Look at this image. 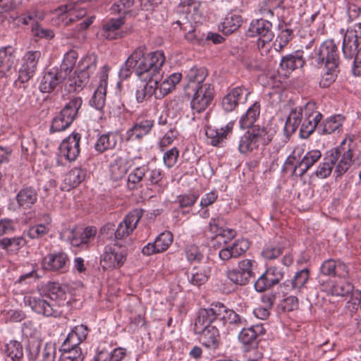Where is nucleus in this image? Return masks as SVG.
Instances as JSON below:
<instances>
[{"instance_id": "obj_3", "label": "nucleus", "mask_w": 361, "mask_h": 361, "mask_svg": "<svg viewBox=\"0 0 361 361\" xmlns=\"http://www.w3.org/2000/svg\"><path fill=\"white\" fill-rule=\"evenodd\" d=\"M310 63L316 68L324 66V72L319 81L322 87H329L338 77L340 56L337 44L333 39H326L314 51Z\"/></svg>"}, {"instance_id": "obj_61", "label": "nucleus", "mask_w": 361, "mask_h": 361, "mask_svg": "<svg viewBox=\"0 0 361 361\" xmlns=\"http://www.w3.org/2000/svg\"><path fill=\"white\" fill-rule=\"evenodd\" d=\"M179 132L176 128H171L165 135L160 139L159 142V147L161 151L171 145L174 140L178 139Z\"/></svg>"}, {"instance_id": "obj_15", "label": "nucleus", "mask_w": 361, "mask_h": 361, "mask_svg": "<svg viewBox=\"0 0 361 361\" xmlns=\"http://www.w3.org/2000/svg\"><path fill=\"white\" fill-rule=\"evenodd\" d=\"M250 94V91L243 85L228 88L221 101L223 109L226 112L234 111L240 103L247 100Z\"/></svg>"}, {"instance_id": "obj_40", "label": "nucleus", "mask_w": 361, "mask_h": 361, "mask_svg": "<svg viewBox=\"0 0 361 361\" xmlns=\"http://www.w3.org/2000/svg\"><path fill=\"white\" fill-rule=\"evenodd\" d=\"M210 276L208 267H194L188 275L189 282L196 286L205 283Z\"/></svg>"}, {"instance_id": "obj_62", "label": "nucleus", "mask_w": 361, "mask_h": 361, "mask_svg": "<svg viewBox=\"0 0 361 361\" xmlns=\"http://www.w3.org/2000/svg\"><path fill=\"white\" fill-rule=\"evenodd\" d=\"M134 2V0H119L112 5L111 11L112 13L126 15L130 11Z\"/></svg>"}, {"instance_id": "obj_49", "label": "nucleus", "mask_w": 361, "mask_h": 361, "mask_svg": "<svg viewBox=\"0 0 361 361\" xmlns=\"http://www.w3.org/2000/svg\"><path fill=\"white\" fill-rule=\"evenodd\" d=\"M219 218H212L209 223V231L215 235V238H227L231 239L234 238L235 232L233 229H224L219 225Z\"/></svg>"}, {"instance_id": "obj_7", "label": "nucleus", "mask_w": 361, "mask_h": 361, "mask_svg": "<svg viewBox=\"0 0 361 361\" xmlns=\"http://www.w3.org/2000/svg\"><path fill=\"white\" fill-rule=\"evenodd\" d=\"M97 61L94 54L87 55L80 60L74 75L68 80V92H78L87 84L90 75L96 70Z\"/></svg>"}, {"instance_id": "obj_31", "label": "nucleus", "mask_w": 361, "mask_h": 361, "mask_svg": "<svg viewBox=\"0 0 361 361\" xmlns=\"http://www.w3.org/2000/svg\"><path fill=\"white\" fill-rule=\"evenodd\" d=\"M124 23V18L122 17L111 18L104 23L102 30V35L104 38L110 40L121 38L122 37L121 27Z\"/></svg>"}, {"instance_id": "obj_14", "label": "nucleus", "mask_w": 361, "mask_h": 361, "mask_svg": "<svg viewBox=\"0 0 361 361\" xmlns=\"http://www.w3.org/2000/svg\"><path fill=\"white\" fill-rule=\"evenodd\" d=\"M142 216V213L140 210L135 209L128 214L123 220L119 223L118 227L115 231V240L116 242H120L122 240H125V244L129 245L130 243L128 242L126 239L129 237L133 232V231L137 228V224L140 221L141 217Z\"/></svg>"}, {"instance_id": "obj_12", "label": "nucleus", "mask_w": 361, "mask_h": 361, "mask_svg": "<svg viewBox=\"0 0 361 361\" xmlns=\"http://www.w3.org/2000/svg\"><path fill=\"white\" fill-rule=\"evenodd\" d=\"M341 33L344 35L342 45L343 56L348 60H351L357 51L359 40L361 39V23L350 25L346 31L341 29Z\"/></svg>"}, {"instance_id": "obj_28", "label": "nucleus", "mask_w": 361, "mask_h": 361, "mask_svg": "<svg viewBox=\"0 0 361 361\" xmlns=\"http://www.w3.org/2000/svg\"><path fill=\"white\" fill-rule=\"evenodd\" d=\"M161 76H153L146 80L145 83L138 87L135 92V98L138 103H142L149 99L152 95L157 99V89L158 80Z\"/></svg>"}, {"instance_id": "obj_39", "label": "nucleus", "mask_w": 361, "mask_h": 361, "mask_svg": "<svg viewBox=\"0 0 361 361\" xmlns=\"http://www.w3.org/2000/svg\"><path fill=\"white\" fill-rule=\"evenodd\" d=\"M27 243L23 236L4 238L0 240V248L6 251L9 255H16Z\"/></svg>"}, {"instance_id": "obj_17", "label": "nucleus", "mask_w": 361, "mask_h": 361, "mask_svg": "<svg viewBox=\"0 0 361 361\" xmlns=\"http://www.w3.org/2000/svg\"><path fill=\"white\" fill-rule=\"evenodd\" d=\"M42 266L47 271L65 273L69 267V258L62 251L49 253L43 258Z\"/></svg>"}, {"instance_id": "obj_64", "label": "nucleus", "mask_w": 361, "mask_h": 361, "mask_svg": "<svg viewBox=\"0 0 361 361\" xmlns=\"http://www.w3.org/2000/svg\"><path fill=\"white\" fill-rule=\"evenodd\" d=\"M283 248L278 245H267L262 251V256L266 259H274L283 253Z\"/></svg>"}, {"instance_id": "obj_50", "label": "nucleus", "mask_w": 361, "mask_h": 361, "mask_svg": "<svg viewBox=\"0 0 361 361\" xmlns=\"http://www.w3.org/2000/svg\"><path fill=\"white\" fill-rule=\"evenodd\" d=\"M5 354L11 361H21L23 359V348L21 343L11 341L6 345Z\"/></svg>"}, {"instance_id": "obj_9", "label": "nucleus", "mask_w": 361, "mask_h": 361, "mask_svg": "<svg viewBox=\"0 0 361 361\" xmlns=\"http://www.w3.org/2000/svg\"><path fill=\"white\" fill-rule=\"evenodd\" d=\"M249 37H258L257 47L259 49L267 51L269 49V44L274 37L272 31V23L263 18L253 20L246 32Z\"/></svg>"}, {"instance_id": "obj_35", "label": "nucleus", "mask_w": 361, "mask_h": 361, "mask_svg": "<svg viewBox=\"0 0 361 361\" xmlns=\"http://www.w3.org/2000/svg\"><path fill=\"white\" fill-rule=\"evenodd\" d=\"M182 74L174 73L166 78L160 84H157V99H160L173 91L176 85L180 82Z\"/></svg>"}, {"instance_id": "obj_10", "label": "nucleus", "mask_w": 361, "mask_h": 361, "mask_svg": "<svg viewBox=\"0 0 361 361\" xmlns=\"http://www.w3.org/2000/svg\"><path fill=\"white\" fill-rule=\"evenodd\" d=\"M40 57L41 52L39 51H29L25 54L18 77L13 82L15 87L25 88V83L29 81L35 73Z\"/></svg>"}, {"instance_id": "obj_46", "label": "nucleus", "mask_w": 361, "mask_h": 361, "mask_svg": "<svg viewBox=\"0 0 361 361\" xmlns=\"http://www.w3.org/2000/svg\"><path fill=\"white\" fill-rule=\"evenodd\" d=\"M199 195L195 193L184 194L177 196L176 203L178 204L180 212L183 214H188L191 211L192 207L198 200Z\"/></svg>"}, {"instance_id": "obj_60", "label": "nucleus", "mask_w": 361, "mask_h": 361, "mask_svg": "<svg viewBox=\"0 0 361 361\" xmlns=\"http://www.w3.org/2000/svg\"><path fill=\"white\" fill-rule=\"evenodd\" d=\"M226 277L234 284L245 286L249 283L250 279L238 269H233L226 272Z\"/></svg>"}, {"instance_id": "obj_13", "label": "nucleus", "mask_w": 361, "mask_h": 361, "mask_svg": "<svg viewBox=\"0 0 361 361\" xmlns=\"http://www.w3.org/2000/svg\"><path fill=\"white\" fill-rule=\"evenodd\" d=\"M70 76L60 68L54 67L46 72L39 83V89L42 92L50 93L62 84L68 91V80Z\"/></svg>"}, {"instance_id": "obj_45", "label": "nucleus", "mask_w": 361, "mask_h": 361, "mask_svg": "<svg viewBox=\"0 0 361 361\" xmlns=\"http://www.w3.org/2000/svg\"><path fill=\"white\" fill-rule=\"evenodd\" d=\"M242 23L243 18L240 15L228 13L221 23V30L225 35H230L236 31Z\"/></svg>"}, {"instance_id": "obj_37", "label": "nucleus", "mask_w": 361, "mask_h": 361, "mask_svg": "<svg viewBox=\"0 0 361 361\" xmlns=\"http://www.w3.org/2000/svg\"><path fill=\"white\" fill-rule=\"evenodd\" d=\"M16 199L19 207L30 209L37 202L38 194L35 188L25 187L18 192Z\"/></svg>"}, {"instance_id": "obj_26", "label": "nucleus", "mask_w": 361, "mask_h": 361, "mask_svg": "<svg viewBox=\"0 0 361 361\" xmlns=\"http://www.w3.org/2000/svg\"><path fill=\"white\" fill-rule=\"evenodd\" d=\"M233 128V123L230 122L220 129L207 127L205 133L210 145L221 147L224 146L228 135L232 133Z\"/></svg>"}, {"instance_id": "obj_32", "label": "nucleus", "mask_w": 361, "mask_h": 361, "mask_svg": "<svg viewBox=\"0 0 361 361\" xmlns=\"http://www.w3.org/2000/svg\"><path fill=\"white\" fill-rule=\"evenodd\" d=\"M130 167V161L128 159L116 157L109 166L111 178L116 181L121 180L125 177Z\"/></svg>"}, {"instance_id": "obj_1", "label": "nucleus", "mask_w": 361, "mask_h": 361, "mask_svg": "<svg viewBox=\"0 0 361 361\" xmlns=\"http://www.w3.org/2000/svg\"><path fill=\"white\" fill-rule=\"evenodd\" d=\"M361 164V150L353 136H348L336 148L328 151L318 166L315 175L319 178L329 177L335 166L336 176H341L352 166Z\"/></svg>"}, {"instance_id": "obj_8", "label": "nucleus", "mask_w": 361, "mask_h": 361, "mask_svg": "<svg viewBox=\"0 0 361 361\" xmlns=\"http://www.w3.org/2000/svg\"><path fill=\"white\" fill-rule=\"evenodd\" d=\"M127 256V245L120 242H115L104 247L100 263L104 269H118L126 262Z\"/></svg>"}, {"instance_id": "obj_56", "label": "nucleus", "mask_w": 361, "mask_h": 361, "mask_svg": "<svg viewBox=\"0 0 361 361\" xmlns=\"http://www.w3.org/2000/svg\"><path fill=\"white\" fill-rule=\"evenodd\" d=\"M321 121H311V119H307V118H303L300 129V136L302 138L307 139L317 129L318 131V126Z\"/></svg>"}, {"instance_id": "obj_52", "label": "nucleus", "mask_w": 361, "mask_h": 361, "mask_svg": "<svg viewBox=\"0 0 361 361\" xmlns=\"http://www.w3.org/2000/svg\"><path fill=\"white\" fill-rule=\"evenodd\" d=\"M262 328L260 326H252L245 328L240 332L238 338L244 345H250L255 341Z\"/></svg>"}, {"instance_id": "obj_38", "label": "nucleus", "mask_w": 361, "mask_h": 361, "mask_svg": "<svg viewBox=\"0 0 361 361\" xmlns=\"http://www.w3.org/2000/svg\"><path fill=\"white\" fill-rule=\"evenodd\" d=\"M305 63L303 51L297 50L290 54L283 56L281 61L280 66L283 70L293 71L303 67Z\"/></svg>"}, {"instance_id": "obj_24", "label": "nucleus", "mask_w": 361, "mask_h": 361, "mask_svg": "<svg viewBox=\"0 0 361 361\" xmlns=\"http://www.w3.org/2000/svg\"><path fill=\"white\" fill-rule=\"evenodd\" d=\"M121 140V136L117 131H110L98 135L94 148L99 153L114 149Z\"/></svg>"}, {"instance_id": "obj_36", "label": "nucleus", "mask_w": 361, "mask_h": 361, "mask_svg": "<svg viewBox=\"0 0 361 361\" xmlns=\"http://www.w3.org/2000/svg\"><path fill=\"white\" fill-rule=\"evenodd\" d=\"M148 165H142L135 168L127 179V188L130 190H137L142 187V181L146 179Z\"/></svg>"}, {"instance_id": "obj_47", "label": "nucleus", "mask_w": 361, "mask_h": 361, "mask_svg": "<svg viewBox=\"0 0 361 361\" xmlns=\"http://www.w3.org/2000/svg\"><path fill=\"white\" fill-rule=\"evenodd\" d=\"M148 174L146 176V180L149 182V185H154L158 188V192H163L165 186L164 185V172L161 169H150L148 166Z\"/></svg>"}, {"instance_id": "obj_2", "label": "nucleus", "mask_w": 361, "mask_h": 361, "mask_svg": "<svg viewBox=\"0 0 361 361\" xmlns=\"http://www.w3.org/2000/svg\"><path fill=\"white\" fill-rule=\"evenodd\" d=\"M146 48L137 47L128 57L119 71L122 79H127L134 71L140 80H146L153 76H161V68L166 61L163 51H156L148 54Z\"/></svg>"}, {"instance_id": "obj_51", "label": "nucleus", "mask_w": 361, "mask_h": 361, "mask_svg": "<svg viewBox=\"0 0 361 361\" xmlns=\"http://www.w3.org/2000/svg\"><path fill=\"white\" fill-rule=\"evenodd\" d=\"M85 177V170L75 167L66 175L64 181L66 183L68 184L70 187L75 188L82 183Z\"/></svg>"}, {"instance_id": "obj_43", "label": "nucleus", "mask_w": 361, "mask_h": 361, "mask_svg": "<svg viewBox=\"0 0 361 361\" xmlns=\"http://www.w3.org/2000/svg\"><path fill=\"white\" fill-rule=\"evenodd\" d=\"M82 104V100L80 97H73L64 106L60 114L72 123L77 118L78 110L81 107Z\"/></svg>"}, {"instance_id": "obj_6", "label": "nucleus", "mask_w": 361, "mask_h": 361, "mask_svg": "<svg viewBox=\"0 0 361 361\" xmlns=\"http://www.w3.org/2000/svg\"><path fill=\"white\" fill-rule=\"evenodd\" d=\"M194 331L200 334L201 343L207 348L215 350L221 341L217 324L203 309H200L195 321Z\"/></svg>"}, {"instance_id": "obj_23", "label": "nucleus", "mask_w": 361, "mask_h": 361, "mask_svg": "<svg viewBox=\"0 0 361 361\" xmlns=\"http://www.w3.org/2000/svg\"><path fill=\"white\" fill-rule=\"evenodd\" d=\"M56 357V347L54 343H47L42 352L38 343L30 345L29 357L32 361H55Z\"/></svg>"}, {"instance_id": "obj_22", "label": "nucleus", "mask_w": 361, "mask_h": 361, "mask_svg": "<svg viewBox=\"0 0 361 361\" xmlns=\"http://www.w3.org/2000/svg\"><path fill=\"white\" fill-rule=\"evenodd\" d=\"M108 68L104 66L102 67L99 85L94 91L92 98L90 100V104L97 110L101 111L105 104L106 94L107 87V74Z\"/></svg>"}, {"instance_id": "obj_21", "label": "nucleus", "mask_w": 361, "mask_h": 361, "mask_svg": "<svg viewBox=\"0 0 361 361\" xmlns=\"http://www.w3.org/2000/svg\"><path fill=\"white\" fill-rule=\"evenodd\" d=\"M154 120H137L133 126L128 129L125 133L124 139L126 142L141 141L144 137L149 135L154 127Z\"/></svg>"}, {"instance_id": "obj_42", "label": "nucleus", "mask_w": 361, "mask_h": 361, "mask_svg": "<svg viewBox=\"0 0 361 361\" xmlns=\"http://www.w3.org/2000/svg\"><path fill=\"white\" fill-rule=\"evenodd\" d=\"M260 109L261 107L259 102H255L252 104L246 113L241 116L239 121L240 127L242 128H248L252 126L259 118Z\"/></svg>"}, {"instance_id": "obj_11", "label": "nucleus", "mask_w": 361, "mask_h": 361, "mask_svg": "<svg viewBox=\"0 0 361 361\" xmlns=\"http://www.w3.org/2000/svg\"><path fill=\"white\" fill-rule=\"evenodd\" d=\"M209 314L212 319L216 324L221 323L223 325L240 326L243 321L239 314L233 310L228 309L221 302L212 304L209 308H203Z\"/></svg>"}, {"instance_id": "obj_63", "label": "nucleus", "mask_w": 361, "mask_h": 361, "mask_svg": "<svg viewBox=\"0 0 361 361\" xmlns=\"http://www.w3.org/2000/svg\"><path fill=\"white\" fill-rule=\"evenodd\" d=\"M179 157V150L177 147H173L166 150L163 155V161L165 166L171 169L176 165Z\"/></svg>"}, {"instance_id": "obj_29", "label": "nucleus", "mask_w": 361, "mask_h": 361, "mask_svg": "<svg viewBox=\"0 0 361 361\" xmlns=\"http://www.w3.org/2000/svg\"><path fill=\"white\" fill-rule=\"evenodd\" d=\"M322 157V152L318 149L309 151L302 160L294 166L293 175L302 177Z\"/></svg>"}, {"instance_id": "obj_4", "label": "nucleus", "mask_w": 361, "mask_h": 361, "mask_svg": "<svg viewBox=\"0 0 361 361\" xmlns=\"http://www.w3.org/2000/svg\"><path fill=\"white\" fill-rule=\"evenodd\" d=\"M47 298L49 300L42 296L30 295L25 298V302L37 314L46 317H59L61 313L60 307L65 304L67 298L65 288L59 283H49Z\"/></svg>"}, {"instance_id": "obj_55", "label": "nucleus", "mask_w": 361, "mask_h": 361, "mask_svg": "<svg viewBox=\"0 0 361 361\" xmlns=\"http://www.w3.org/2000/svg\"><path fill=\"white\" fill-rule=\"evenodd\" d=\"M78 57V54L75 50L71 49L68 51L64 55L63 62L59 68L65 72L68 76H71V73L75 66Z\"/></svg>"}, {"instance_id": "obj_16", "label": "nucleus", "mask_w": 361, "mask_h": 361, "mask_svg": "<svg viewBox=\"0 0 361 361\" xmlns=\"http://www.w3.org/2000/svg\"><path fill=\"white\" fill-rule=\"evenodd\" d=\"M194 90L195 94L190 102L191 108L194 113H201L210 105L214 99V87L212 84H205Z\"/></svg>"}, {"instance_id": "obj_5", "label": "nucleus", "mask_w": 361, "mask_h": 361, "mask_svg": "<svg viewBox=\"0 0 361 361\" xmlns=\"http://www.w3.org/2000/svg\"><path fill=\"white\" fill-rule=\"evenodd\" d=\"M276 130L268 126H253L240 137L238 149L242 154L258 150L259 145H267L275 135Z\"/></svg>"}, {"instance_id": "obj_58", "label": "nucleus", "mask_w": 361, "mask_h": 361, "mask_svg": "<svg viewBox=\"0 0 361 361\" xmlns=\"http://www.w3.org/2000/svg\"><path fill=\"white\" fill-rule=\"evenodd\" d=\"M64 12L66 13V18H68L69 22L75 21L86 15L85 9L79 8L77 5L73 4L66 5Z\"/></svg>"}, {"instance_id": "obj_44", "label": "nucleus", "mask_w": 361, "mask_h": 361, "mask_svg": "<svg viewBox=\"0 0 361 361\" xmlns=\"http://www.w3.org/2000/svg\"><path fill=\"white\" fill-rule=\"evenodd\" d=\"M127 355V350L125 348L118 347L110 353L101 350L94 357V361H122Z\"/></svg>"}, {"instance_id": "obj_53", "label": "nucleus", "mask_w": 361, "mask_h": 361, "mask_svg": "<svg viewBox=\"0 0 361 361\" xmlns=\"http://www.w3.org/2000/svg\"><path fill=\"white\" fill-rule=\"evenodd\" d=\"M31 32L35 37L39 39L51 40L55 36L54 31L52 29L44 27L38 22L32 23Z\"/></svg>"}, {"instance_id": "obj_59", "label": "nucleus", "mask_w": 361, "mask_h": 361, "mask_svg": "<svg viewBox=\"0 0 361 361\" xmlns=\"http://www.w3.org/2000/svg\"><path fill=\"white\" fill-rule=\"evenodd\" d=\"M317 104L314 102H307L303 108L302 116L307 118V119H311V121H321L322 114L317 110Z\"/></svg>"}, {"instance_id": "obj_41", "label": "nucleus", "mask_w": 361, "mask_h": 361, "mask_svg": "<svg viewBox=\"0 0 361 361\" xmlns=\"http://www.w3.org/2000/svg\"><path fill=\"white\" fill-rule=\"evenodd\" d=\"M303 119L302 110L301 107H296L293 109L287 119L284 126V130L288 134H293L298 128L301 125Z\"/></svg>"}, {"instance_id": "obj_30", "label": "nucleus", "mask_w": 361, "mask_h": 361, "mask_svg": "<svg viewBox=\"0 0 361 361\" xmlns=\"http://www.w3.org/2000/svg\"><path fill=\"white\" fill-rule=\"evenodd\" d=\"M97 233L95 227H86L81 233L71 230L68 240L73 247H86L89 242L93 239Z\"/></svg>"}, {"instance_id": "obj_54", "label": "nucleus", "mask_w": 361, "mask_h": 361, "mask_svg": "<svg viewBox=\"0 0 361 361\" xmlns=\"http://www.w3.org/2000/svg\"><path fill=\"white\" fill-rule=\"evenodd\" d=\"M173 241V235L169 231L161 233L155 239L154 243L157 250L159 253L164 252L169 249Z\"/></svg>"}, {"instance_id": "obj_34", "label": "nucleus", "mask_w": 361, "mask_h": 361, "mask_svg": "<svg viewBox=\"0 0 361 361\" xmlns=\"http://www.w3.org/2000/svg\"><path fill=\"white\" fill-rule=\"evenodd\" d=\"M207 76V71L203 67H192L187 73L186 78L188 85L193 90H197L200 86L205 84V80Z\"/></svg>"}, {"instance_id": "obj_20", "label": "nucleus", "mask_w": 361, "mask_h": 361, "mask_svg": "<svg viewBox=\"0 0 361 361\" xmlns=\"http://www.w3.org/2000/svg\"><path fill=\"white\" fill-rule=\"evenodd\" d=\"M90 329L85 325L75 326L68 334L61 348L63 351L81 350L79 345L84 341L89 334Z\"/></svg>"}, {"instance_id": "obj_19", "label": "nucleus", "mask_w": 361, "mask_h": 361, "mask_svg": "<svg viewBox=\"0 0 361 361\" xmlns=\"http://www.w3.org/2000/svg\"><path fill=\"white\" fill-rule=\"evenodd\" d=\"M81 135L73 133L64 139L59 146V154L67 161H74L78 157L80 148Z\"/></svg>"}, {"instance_id": "obj_25", "label": "nucleus", "mask_w": 361, "mask_h": 361, "mask_svg": "<svg viewBox=\"0 0 361 361\" xmlns=\"http://www.w3.org/2000/svg\"><path fill=\"white\" fill-rule=\"evenodd\" d=\"M310 278V271L307 269H304L295 273L292 280H286L281 286L283 292L288 294L289 292H293L295 294H298L302 292V289L305 288V284L307 283Z\"/></svg>"}, {"instance_id": "obj_33", "label": "nucleus", "mask_w": 361, "mask_h": 361, "mask_svg": "<svg viewBox=\"0 0 361 361\" xmlns=\"http://www.w3.org/2000/svg\"><path fill=\"white\" fill-rule=\"evenodd\" d=\"M345 117L341 114L331 116L318 126V133L320 135L340 133L343 129Z\"/></svg>"}, {"instance_id": "obj_18", "label": "nucleus", "mask_w": 361, "mask_h": 361, "mask_svg": "<svg viewBox=\"0 0 361 361\" xmlns=\"http://www.w3.org/2000/svg\"><path fill=\"white\" fill-rule=\"evenodd\" d=\"M18 64L16 49L12 46L0 48V79L16 71Z\"/></svg>"}, {"instance_id": "obj_27", "label": "nucleus", "mask_w": 361, "mask_h": 361, "mask_svg": "<svg viewBox=\"0 0 361 361\" xmlns=\"http://www.w3.org/2000/svg\"><path fill=\"white\" fill-rule=\"evenodd\" d=\"M320 272L324 276L346 278L348 269L345 264L340 260L327 259L320 267Z\"/></svg>"}, {"instance_id": "obj_48", "label": "nucleus", "mask_w": 361, "mask_h": 361, "mask_svg": "<svg viewBox=\"0 0 361 361\" xmlns=\"http://www.w3.org/2000/svg\"><path fill=\"white\" fill-rule=\"evenodd\" d=\"M353 290L352 283L345 279H340L331 286L329 291L333 295L344 297L353 293Z\"/></svg>"}, {"instance_id": "obj_57", "label": "nucleus", "mask_w": 361, "mask_h": 361, "mask_svg": "<svg viewBox=\"0 0 361 361\" xmlns=\"http://www.w3.org/2000/svg\"><path fill=\"white\" fill-rule=\"evenodd\" d=\"M184 251L185 257L190 263L200 262L204 258V254L196 245H187Z\"/></svg>"}]
</instances>
